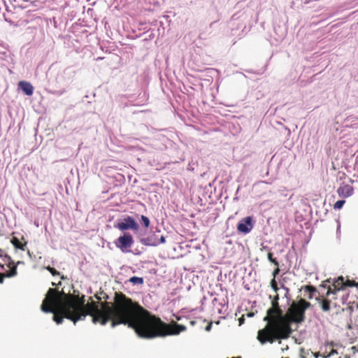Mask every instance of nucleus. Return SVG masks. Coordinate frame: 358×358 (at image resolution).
<instances>
[{
	"mask_svg": "<svg viewBox=\"0 0 358 358\" xmlns=\"http://www.w3.org/2000/svg\"><path fill=\"white\" fill-rule=\"evenodd\" d=\"M85 301L84 296L80 298L78 295L67 294L63 291L49 288L41 309L43 313H53V320L57 324L62 323L64 317L76 323L90 315L94 323L105 324L111 321L112 327L121 324H127L143 338L177 335L186 330L182 324L163 322L121 293L115 294L113 306L108 303H102V309L99 308L97 303L85 304Z\"/></svg>",
	"mask_w": 358,
	"mask_h": 358,
	"instance_id": "nucleus-1",
	"label": "nucleus"
},
{
	"mask_svg": "<svg viewBox=\"0 0 358 358\" xmlns=\"http://www.w3.org/2000/svg\"><path fill=\"white\" fill-rule=\"evenodd\" d=\"M264 320L267 321V323L257 334L258 341L262 344L273 343L275 341L286 339L290 336V320L288 315H283L280 306H271L268 308Z\"/></svg>",
	"mask_w": 358,
	"mask_h": 358,
	"instance_id": "nucleus-2",
	"label": "nucleus"
},
{
	"mask_svg": "<svg viewBox=\"0 0 358 358\" xmlns=\"http://www.w3.org/2000/svg\"><path fill=\"white\" fill-rule=\"evenodd\" d=\"M310 306V303L304 299H301L298 302H293L288 310L289 323L291 322H302L305 318V310Z\"/></svg>",
	"mask_w": 358,
	"mask_h": 358,
	"instance_id": "nucleus-3",
	"label": "nucleus"
},
{
	"mask_svg": "<svg viewBox=\"0 0 358 358\" xmlns=\"http://www.w3.org/2000/svg\"><path fill=\"white\" fill-rule=\"evenodd\" d=\"M347 287H358V282L349 279L345 280L343 276H340L333 282L331 287H329L327 296H329L331 294H336L337 292L344 289Z\"/></svg>",
	"mask_w": 358,
	"mask_h": 358,
	"instance_id": "nucleus-4",
	"label": "nucleus"
},
{
	"mask_svg": "<svg viewBox=\"0 0 358 358\" xmlns=\"http://www.w3.org/2000/svg\"><path fill=\"white\" fill-rule=\"evenodd\" d=\"M134 243L133 238L129 233L124 234L120 236L115 242V245L123 252H128L130 251L129 248Z\"/></svg>",
	"mask_w": 358,
	"mask_h": 358,
	"instance_id": "nucleus-5",
	"label": "nucleus"
},
{
	"mask_svg": "<svg viewBox=\"0 0 358 358\" xmlns=\"http://www.w3.org/2000/svg\"><path fill=\"white\" fill-rule=\"evenodd\" d=\"M5 261L7 263V266H8L9 271L6 273H0V283L3 282L5 277H13L17 274V265L21 264V262H17L16 264L11 260L10 257L8 255H5Z\"/></svg>",
	"mask_w": 358,
	"mask_h": 358,
	"instance_id": "nucleus-6",
	"label": "nucleus"
},
{
	"mask_svg": "<svg viewBox=\"0 0 358 358\" xmlns=\"http://www.w3.org/2000/svg\"><path fill=\"white\" fill-rule=\"evenodd\" d=\"M117 227L121 231L129 229L137 231L139 229V225L132 217L128 216L124 219V221L118 222Z\"/></svg>",
	"mask_w": 358,
	"mask_h": 358,
	"instance_id": "nucleus-7",
	"label": "nucleus"
},
{
	"mask_svg": "<svg viewBox=\"0 0 358 358\" xmlns=\"http://www.w3.org/2000/svg\"><path fill=\"white\" fill-rule=\"evenodd\" d=\"M252 221V218L251 217H247L242 219L237 224V231L243 234L250 233L253 227Z\"/></svg>",
	"mask_w": 358,
	"mask_h": 358,
	"instance_id": "nucleus-8",
	"label": "nucleus"
},
{
	"mask_svg": "<svg viewBox=\"0 0 358 358\" xmlns=\"http://www.w3.org/2000/svg\"><path fill=\"white\" fill-rule=\"evenodd\" d=\"M339 196L346 198L354 194V188L350 183L343 182L337 189Z\"/></svg>",
	"mask_w": 358,
	"mask_h": 358,
	"instance_id": "nucleus-9",
	"label": "nucleus"
},
{
	"mask_svg": "<svg viewBox=\"0 0 358 358\" xmlns=\"http://www.w3.org/2000/svg\"><path fill=\"white\" fill-rule=\"evenodd\" d=\"M18 87H19V88H20L22 90V92L25 94H27L28 96H31L34 94V88L32 86L31 83H30L28 81H24V80L20 81L18 83Z\"/></svg>",
	"mask_w": 358,
	"mask_h": 358,
	"instance_id": "nucleus-10",
	"label": "nucleus"
},
{
	"mask_svg": "<svg viewBox=\"0 0 358 358\" xmlns=\"http://www.w3.org/2000/svg\"><path fill=\"white\" fill-rule=\"evenodd\" d=\"M117 293H121V294H122L125 295L127 297H128L125 294H124V293H122V292H115L114 299H113V303L108 302V303H109L110 306H113V305L115 303V294H117ZM101 294H102V295H103V296H102V299H103L105 300L104 303H107V301H106L108 299V295L107 294H106V293L103 292H101ZM130 300H131L133 303H136V304H138V305H139V306H141V305H140L138 303L133 301L131 299H130ZM96 303H98L99 308V309H101V304H102V303H103V302H101L100 303H99V302H96ZM141 307H142V306H141Z\"/></svg>",
	"mask_w": 358,
	"mask_h": 358,
	"instance_id": "nucleus-11",
	"label": "nucleus"
},
{
	"mask_svg": "<svg viewBox=\"0 0 358 358\" xmlns=\"http://www.w3.org/2000/svg\"><path fill=\"white\" fill-rule=\"evenodd\" d=\"M10 243L15 248L20 249L21 250H25L26 243H21L17 237L13 236L10 240Z\"/></svg>",
	"mask_w": 358,
	"mask_h": 358,
	"instance_id": "nucleus-12",
	"label": "nucleus"
},
{
	"mask_svg": "<svg viewBox=\"0 0 358 358\" xmlns=\"http://www.w3.org/2000/svg\"><path fill=\"white\" fill-rule=\"evenodd\" d=\"M320 305L323 311H329L331 309V300L323 299L320 301Z\"/></svg>",
	"mask_w": 358,
	"mask_h": 358,
	"instance_id": "nucleus-13",
	"label": "nucleus"
},
{
	"mask_svg": "<svg viewBox=\"0 0 358 358\" xmlns=\"http://www.w3.org/2000/svg\"><path fill=\"white\" fill-rule=\"evenodd\" d=\"M304 291L309 294L308 299H313V294L317 292V289L312 285L305 286L303 288Z\"/></svg>",
	"mask_w": 358,
	"mask_h": 358,
	"instance_id": "nucleus-14",
	"label": "nucleus"
},
{
	"mask_svg": "<svg viewBox=\"0 0 358 358\" xmlns=\"http://www.w3.org/2000/svg\"><path fill=\"white\" fill-rule=\"evenodd\" d=\"M129 281L132 282L133 285H142L143 282V278L132 276L129 279Z\"/></svg>",
	"mask_w": 358,
	"mask_h": 358,
	"instance_id": "nucleus-15",
	"label": "nucleus"
},
{
	"mask_svg": "<svg viewBox=\"0 0 358 358\" xmlns=\"http://www.w3.org/2000/svg\"><path fill=\"white\" fill-rule=\"evenodd\" d=\"M271 287L273 289V291L275 292V294H277L278 287V282H276V280L275 278H273L271 280Z\"/></svg>",
	"mask_w": 358,
	"mask_h": 358,
	"instance_id": "nucleus-16",
	"label": "nucleus"
},
{
	"mask_svg": "<svg viewBox=\"0 0 358 358\" xmlns=\"http://www.w3.org/2000/svg\"><path fill=\"white\" fill-rule=\"evenodd\" d=\"M278 300H279V294L277 293L272 299V301H271L272 306H274V307L280 306L278 304Z\"/></svg>",
	"mask_w": 358,
	"mask_h": 358,
	"instance_id": "nucleus-17",
	"label": "nucleus"
},
{
	"mask_svg": "<svg viewBox=\"0 0 358 358\" xmlns=\"http://www.w3.org/2000/svg\"><path fill=\"white\" fill-rule=\"evenodd\" d=\"M141 221H143V224L145 227H148L150 226V222L148 217L144 215H141Z\"/></svg>",
	"mask_w": 358,
	"mask_h": 358,
	"instance_id": "nucleus-18",
	"label": "nucleus"
},
{
	"mask_svg": "<svg viewBox=\"0 0 358 358\" xmlns=\"http://www.w3.org/2000/svg\"><path fill=\"white\" fill-rule=\"evenodd\" d=\"M345 203V200H341L336 201L334 205V208L335 209H341L343 208V204Z\"/></svg>",
	"mask_w": 358,
	"mask_h": 358,
	"instance_id": "nucleus-19",
	"label": "nucleus"
},
{
	"mask_svg": "<svg viewBox=\"0 0 358 358\" xmlns=\"http://www.w3.org/2000/svg\"><path fill=\"white\" fill-rule=\"evenodd\" d=\"M267 257H268V259L271 262L273 263L277 266H278V262H277V260L273 258V253L272 252H268Z\"/></svg>",
	"mask_w": 358,
	"mask_h": 358,
	"instance_id": "nucleus-20",
	"label": "nucleus"
},
{
	"mask_svg": "<svg viewBox=\"0 0 358 358\" xmlns=\"http://www.w3.org/2000/svg\"><path fill=\"white\" fill-rule=\"evenodd\" d=\"M47 268L48 269V271L51 273V274L54 276L55 275H59L60 273L59 272H58L57 271L55 270V268L53 267H51V266H48Z\"/></svg>",
	"mask_w": 358,
	"mask_h": 358,
	"instance_id": "nucleus-21",
	"label": "nucleus"
},
{
	"mask_svg": "<svg viewBox=\"0 0 358 358\" xmlns=\"http://www.w3.org/2000/svg\"><path fill=\"white\" fill-rule=\"evenodd\" d=\"M279 272H280V270H279V268H278V266L276 267V268L274 269V271L273 273V278L275 279V278L278 275V274L279 273Z\"/></svg>",
	"mask_w": 358,
	"mask_h": 358,
	"instance_id": "nucleus-22",
	"label": "nucleus"
},
{
	"mask_svg": "<svg viewBox=\"0 0 358 358\" xmlns=\"http://www.w3.org/2000/svg\"><path fill=\"white\" fill-rule=\"evenodd\" d=\"M211 327H212V322H210L207 324V327H206L205 329H206V331H209L211 329Z\"/></svg>",
	"mask_w": 358,
	"mask_h": 358,
	"instance_id": "nucleus-23",
	"label": "nucleus"
},
{
	"mask_svg": "<svg viewBox=\"0 0 358 358\" xmlns=\"http://www.w3.org/2000/svg\"><path fill=\"white\" fill-rule=\"evenodd\" d=\"M94 296L96 297V299L98 300L97 302L99 303L100 301H101V296H99L98 294H95Z\"/></svg>",
	"mask_w": 358,
	"mask_h": 358,
	"instance_id": "nucleus-24",
	"label": "nucleus"
},
{
	"mask_svg": "<svg viewBox=\"0 0 358 358\" xmlns=\"http://www.w3.org/2000/svg\"><path fill=\"white\" fill-rule=\"evenodd\" d=\"M160 241H161V243H164L165 241H166L165 237L164 236H162L161 238H160Z\"/></svg>",
	"mask_w": 358,
	"mask_h": 358,
	"instance_id": "nucleus-25",
	"label": "nucleus"
},
{
	"mask_svg": "<svg viewBox=\"0 0 358 358\" xmlns=\"http://www.w3.org/2000/svg\"><path fill=\"white\" fill-rule=\"evenodd\" d=\"M352 349L358 351V344L356 346H353Z\"/></svg>",
	"mask_w": 358,
	"mask_h": 358,
	"instance_id": "nucleus-26",
	"label": "nucleus"
},
{
	"mask_svg": "<svg viewBox=\"0 0 358 358\" xmlns=\"http://www.w3.org/2000/svg\"><path fill=\"white\" fill-rule=\"evenodd\" d=\"M141 243H143V244H144V245H146V243H145V242L144 239H141Z\"/></svg>",
	"mask_w": 358,
	"mask_h": 358,
	"instance_id": "nucleus-27",
	"label": "nucleus"
},
{
	"mask_svg": "<svg viewBox=\"0 0 358 358\" xmlns=\"http://www.w3.org/2000/svg\"><path fill=\"white\" fill-rule=\"evenodd\" d=\"M348 181H349V182H351V183L353 182V180L350 178L348 180Z\"/></svg>",
	"mask_w": 358,
	"mask_h": 358,
	"instance_id": "nucleus-28",
	"label": "nucleus"
},
{
	"mask_svg": "<svg viewBox=\"0 0 358 358\" xmlns=\"http://www.w3.org/2000/svg\"><path fill=\"white\" fill-rule=\"evenodd\" d=\"M195 322H196L195 321H191V324H195Z\"/></svg>",
	"mask_w": 358,
	"mask_h": 358,
	"instance_id": "nucleus-29",
	"label": "nucleus"
},
{
	"mask_svg": "<svg viewBox=\"0 0 358 358\" xmlns=\"http://www.w3.org/2000/svg\"><path fill=\"white\" fill-rule=\"evenodd\" d=\"M235 358H240V357H235Z\"/></svg>",
	"mask_w": 358,
	"mask_h": 358,
	"instance_id": "nucleus-30",
	"label": "nucleus"
}]
</instances>
